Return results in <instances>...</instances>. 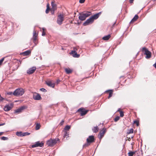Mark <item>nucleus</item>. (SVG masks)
Listing matches in <instances>:
<instances>
[{
  "label": "nucleus",
  "mask_w": 156,
  "mask_h": 156,
  "mask_svg": "<svg viewBox=\"0 0 156 156\" xmlns=\"http://www.w3.org/2000/svg\"><path fill=\"white\" fill-rule=\"evenodd\" d=\"M91 14L90 12H84L80 13V15L79 16V19L81 21L85 20L87 17L89 16Z\"/></svg>",
  "instance_id": "1"
},
{
  "label": "nucleus",
  "mask_w": 156,
  "mask_h": 156,
  "mask_svg": "<svg viewBox=\"0 0 156 156\" xmlns=\"http://www.w3.org/2000/svg\"><path fill=\"white\" fill-rule=\"evenodd\" d=\"M24 93V90L22 88L16 89L14 92L13 95L16 96H20L22 95Z\"/></svg>",
  "instance_id": "2"
},
{
  "label": "nucleus",
  "mask_w": 156,
  "mask_h": 156,
  "mask_svg": "<svg viewBox=\"0 0 156 156\" xmlns=\"http://www.w3.org/2000/svg\"><path fill=\"white\" fill-rule=\"evenodd\" d=\"M59 141V139L58 138H56L55 139H51L47 141V144L48 146H52Z\"/></svg>",
  "instance_id": "3"
},
{
  "label": "nucleus",
  "mask_w": 156,
  "mask_h": 156,
  "mask_svg": "<svg viewBox=\"0 0 156 156\" xmlns=\"http://www.w3.org/2000/svg\"><path fill=\"white\" fill-rule=\"evenodd\" d=\"M142 51L144 54L146 55V58H149L151 57V53L145 47H144L142 49Z\"/></svg>",
  "instance_id": "4"
},
{
  "label": "nucleus",
  "mask_w": 156,
  "mask_h": 156,
  "mask_svg": "<svg viewBox=\"0 0 156 156\" xmlns=\"http://www.w3.org/2000/svg\"><path fill=\"white\" fill-rule=\"evenodd\" d=\"M64 17V16L62 14H60L58 15L57 22L58 24L61 25L63 21Z\"/></svg>",
  "instance_id": "5"
},
{
  "label": "nucleus",
  "mask_w": 156,
  "mask_h": 156,
  "mask_svg": "<svg viewBox=\"0 0 156 156\" xmlns=\"http://www.w3.org/2000/svg\"><path fill=\"white\" fill-rule=\"evenodd\" d=\"M94 21V20L91 17L89 19H87L86 21L83 23V25L84 26H85L87 25L91 24Z\"/></svg>",
  "instance_id": "6"
},
{
  "label": "nucleus",
  "mask_w": 156,
  "mask_h": 156,
  "mask_svg": "<svg viewBox=\"0 0 156 156\" xmlns=\"http://www.w3.org/2000/svg\"><path fill=\"white\" fill-rule=\"evenodd\" d=\"M106 132V129L103 128L101 131L98 135V138L101 139L104 136V135Z\"/></svg>",
  "instance_id": "7"
},
{
  "label": "nucleus",
  "mask_w": 156,
  "mask_h": 156,
  "mask_svg": "<svg viewBox=\"0 0 156 156\" xmlns=\"http://www.w3.org/2000/svg\"><path fill=\"white\" fill-rule=\"evenodd\" d=\"M33 98L35 100H39L41 99L40 95L36 92H34L33 95Z\"/></svg>",
  "instance_id": "8"
},
{
  "label": "nucleus",
  "mask_w": 156,
  "mask_h": 156,
  "mask_svg": "<svg viewBox=\"0 0 156 156\" xmlns=\"http://www.w3.org/2000/svg\"><path fill=\"white\" fill-rule=\"evenodd\" d=\"M13 105L11 103L10 104L6 105L4 108V110L5 111H8L11 110L13 107Z\"/></svg>",
  "instance_id": "9"
},
{
  "label": "nucleus",
  "mask_w": 156,
  "mask_h": 156,
  "mask_svg": "<svg viewBox=\"0 0 156 156\" xmlns=\"http://www.w3.org/2000/svg\"><path fill=\"white\" fill-rule=\"evenodd\" d=\"M36 69V68L35 67H33L27 70V73L29 74H31L35 72Z\"/></svg>",
  "instance_id": "10"
},
{
  "label": "nucleus",
  "mask_w": 156,
  "mask_h": 156,
  "mask_svg": "<svg viewBox=\"0 0 156 156\" xmlns=\"http://www.w3.org/2000/svg\"><path fill=\"white\" fill-rule=\"evenodd\" d=\"M44 145V144L43 143L41 142L40 143L39 142H36V143L32 145V147L33 148L37 147H42Z\"/></svg>",
  "instance_id": "11"
},
{
  "label": "nucleus",
  "mask_w": 156,
  "mask_h": 156,
  "mask_svg": "<svg viewBox=\"0 0 156 156\" xmlns=\"http://www.w3.org/2000/svg\"><path fill=\"white\" fill-rule=\"evenodd\" d=\"M78 111L80 112V114L81 116H83L87 113L88 111L85 110L83 108H80L78 110Z\"/></svg>",
  "instance_id": "12"
},
{
  "label": "nucleus",
  "mask_w": 156,
  "mask_h": 156,
  "mask_svg": "<svg viewBox=\"0 0 156 156\" xmlns=\"http://www.w3.org/2000/svg\"><path fill=\"white\" fill-rule=\"evenodd\" d=\"M94 136H90L87 139V141L88 143H89L90 144L94 142Z\"/></svg>",
  "instance_id": "13"
},
{
  "label": "nucleus",
  "mask_w": 156,
  "mask_h": 156,
  "mask_svg": "<svg viewBox=\"0 0 156 156\" xmlns=\"http://www.w3.org/2000/svg\"><path fill=\"white\" fill-rule=\"evenodd\" d=\"M77 49L74 48V50L72 51L71 52V53L73 55V56L74 57L76 58H78L80 56V55L78 54L76 52L75 50H76Z\"/></svg>",
  "instance_id": "14"
},
{
  "label": "nucleus",
  "mask_w": 156,
  "mask_h": 156,
  "mask_svg": "<svg viewBox=\"0 0 156 156\" xmlns=\"http://www.w3.org/2000/svg\"><path fill=\"white\" fill-rule=\"evenodd\" d=\"M51 5L52 8L51 9V11H53V13L54 11L56 9V5L54 2H52L51 3Z\"/></svg>",
  "instance_id": "15"
},
{
  "label": "nucleus",
  "mask_w": 156,
  "mask_h": 156,
  "mask_svg": "<svg viewBox=\"0 0 156 156\" xmlns=\"http://www.w3.org/2000/svg\"><path fill=\"white\" fill-rule=\"evenodd\" d=\"M101 13V12H100L98 13L94 14L91 17L94 20L97 19L99 17Z\"/></svg>",
  "instance_id": "16"
},
{
  "label": "nucleus",
  "mask_w": 156,
  "mask_h": 156,
  "mask_svg": "<svg viewBox=\"0 0 156 156\" xmlns=\"http://www.w3.org/2000/svg\"><path fill=\"white\" fill-rule=\"evenodd\" d=\"M46 84L49 86L54 88L55 87V83L51 81H47L46 82Z\"/></svg>",
  "instance_id": "17"
},
{
  "label": "nucleus",
  "mask_w": 156,
  "mask_h": 156,
  "mask_svg": "<svg viewBox=\"0 0 156 156\" xmlns=\"http://www.w3.org/2000/svg\"><path fill=\"white\" fill-rule=\"evenodd\" d=\"M37 35V34L36 33V31L34 30L33 32V39L34 42L36 40Z\"/></svg>",
  "instance_id": "18"
},
{
  "label": "nucleus",
  "mask_w": 156,
  "mask_h": 156,
  "mask_svg": "<svg viewBox=\"0 0 156 156\" xmlns=\"http://www.w3.org/2000/svg\"><path fill=\"white\" fill-rule=\"evenodd\" d=\"M24 108L23 107H21L20 108L17 109L15 111V113H20L24 109Z\"/></svg>",
  "instance_id": "19"
},
{
  "label": "nucleus",
  "mask_w": 156,
  "mask_h": 156,
  "mask_svg": "<svg viewBox=\"0 0 156 156\" xmlns=\"http://www.w3.org/2000/svg\"><path fill=\"white\" fill-rule=\"evenodd\" d=\"M138 18V16L137 15H136L131 20V21H130V23H133L134 22V21H136Z\"/></svg>",
  "instance_id": "20"
},
{
  "label": "nucleus",
  "mask_w": 156,
  "mask_h": 156,
  "mask_svg": "<svg viewBox=\"0 0 156 156\" xmlns=\"http://www.w3.org/2000/svg\"><path fill=\"white\" fill-rule=\"evenodd\" d=\"M110 37V34H108L107 36L103 37L102 38V39L104 40H107L109 39Z\"/></svg>",
  "instance_id": "21"
},
{
  "label": "nucleus",
  "mask_w": 156,
  "mask_h": 156,
  "mask_svg": "<svg viewBox=\"0 0 156 156\" xmlns=\"http://www.w3.org/2000/svg\"><path fill=\"white\" fill-rule=\"evenodd\" d=\"M65 70L67 74H69L72 72V70L69 68H66Z\"/></svg>",
  "instance_id": "22"
},
{
  "label": "nucleus",
  "mask_w": 156,
  "mask_h": 156,
  "mask_svg": "<svg viewBox=\"0 0 156 156\" xmlns=\"http://www.w3.org/2000/svg\"><path fill=\"white\" fill-rule=\"evenodd\" d=\"M30 53V51L29 50L26 51L23 53V54L25 55H27Z\"/></svg>",
  "instance_id": "23"
},
{
  "label": "nucleus",
  "mask_w": 156,
  "mask_h": 156,
  "mask_svg": "<svg viewBox=\"0 0 156 156\" xmlns=\"http://www.w3.org/2000/svg\"><path fill=\"white\" fill-rule=\"evenodd\" d=\"M98 127L97 126H96V127H94L93 129L92 130L94 132V133H96L98 131Z\"/></svg>",
  "instance_id": "24"
},
{
  "label": "nucleus",
  "mask_w": 156,
  "mask_h": 156,
  "mask_svg": "<svg viewBox=\"0 0 156 156\" xmlns=\"http://www.w3.org/2000/svg\"><path fill=\"white\" fill-rule=\"evenodd\" d=\"M108 91L109 92V96H108V98H109L112 96V90H108Z\"/></svg>",
  "instance_id": "25"
},
{
  "label": "nucleus",
  "mask_w": 156,
  "mask_h": 156,
  "mask_svg": "<svg viewBox=\"0 0 156 156\" xmlns=\"http://www.w3.org/2000/svg\"><path fill=\"white\" fill-rule=\"evenodd\" d=\"M23 132H17L16 133V134L19 136H22Z\"/></svg>",
  "instance_id": "26"
},
{
  "label": "nucleus",
  "mask_w": 156,
  "mask_h": 156,
  "mask_svg": "<svg viewBox=\"0 0 156 156\" xmlns=\"http://www.w3.org/2000/svg\"><path fill=\"white\" fill-rule=\"evenodd\" d=\"M63 136L64 138L66 137V139H67V138L69 137V134L66 131L64 132V134Z\"/></svg>",
  "instance_id": "27"
},
{
  "label": "nucleus",
  "mask_w": 156,
  "mask_h": 156,
  "mask_svg": "<svg viewBox=\"0 0 156 156\" xmlns=\"http://www.w3.org/2000/svg\"><path fill=\"white\" fill-rule=\"evenodd\" d=\"M30 134V133L28 132L23 133L22 136L29 135Z\"/></svg>",
  "instance_id": "28"
},
{
  "label": "nucleus",
  "mask_w": 156,
  "mask_h": 156,
  "mask_svg": "<svg viewBox=\"0 0 156 156\" xmlns=\"http://www.w3.org/2000/svg\"><path fill=\"white\" fill-rule=\"evenodd\" d=\"M133 129L132 128L129 130L127 132V134H129L131 133H133Z\"/></svg>",
  "instance_id": "29"
},
{
  "label": "nucleus",
  "mask_w": 156,
  "mask_h": 156,
  "mask_svg": "<svg viewBox=\"0 0 156 156\" xmlns=\"http://www.w3.org/2000/svg\"><path fill=\"white\" fill-rule=\"evenodd\" d=\"M40 127V124L37 123L36 126V130H38Z\"/></svg>",
  "instance_id": "30"
},
{
  "label": "nucleus",
  "mask_w": 156,
  "mask_h": 156,
  "mask_svg": "<svg viewBox=\"0 0 156 156\" xmlns=\"http://www.w3.org/2000/svg\"><path fill=\"white\" fill-rule=\"evenodd\" d=\"M70 128V126L68 125L66 126L65 128H64V130L66 131V130H69Z\"/></svg>",
  "instance_id": "31"
},
{
  "label": "nucleus",
  "mask_w": 156,
  "mask_h": 156,
  "mask_svg": "<svg viewBox=\"0 0 156 156\" xmlns=\"http://www.w3.org/2000/svg\"><path fill=\"white\" fill-rule=\"evenodd\" d=\"M90 144L89 143H88L87 142V143L85 144L83 146V148L86 147H87L88 146L90 145Z\"/></svg>",
  "instance_id": "32"
},
{
  "label": "nucleus",
  "mask_w": 156,
  "mask_h": 156,
  "mask_svg": "<svg viewBox=\"0 0 156 156\" xmlns=\"http://www.w3.org/2000/svg\"><path fill=\"white\" fill-rule=\"evenodd\" d=\"M135 153V152H129L128 153V156H133Z\"/></svg>",
  "instance_id": "33"
},
{
  "label": "nucleus",
  "mask_w": 156,
  "mask_h": 156,
  "mask_svg": "<svg viewBox=\"0 0 156 156\" xmlns=\"http://www.w3.org/2000/svg\"><path fill=\"white\" fill-rule=\"evenodd\" d=\"M120 109H119L118 110V111H119L120 114V116L121 117H123L124 116V114L123 112L122 111H119Z\"/></svg>",
  "instance_id": "34"
},
{
  "label": "nucleus",
  "mask_w": 156,
  "mask_h": 156,
  "mask_svg": "<svg viewBox=\"0 0 156 156\" xmlns=\"http://www.w3.org/2000/svg\"><path fill=\"white\" fill-rule=\"evenodd\" d=\"M1 138V140H7V139H8V138L7 137H5V136L2 137Z\"/></svg>",
  "instance_id": "35"
},
{
  "label": "nucleus",
  "mask_w": 156,
  "mask_h": 156,
  "mask_svg": "<svg viewBox=\"0 0 156 156\" xmlns=\"http://www.w3.org/2000/svg\"><path fill=\"white\" fill-rule=\"evenodd\" d=\"M7 94L9 95H13V92H8L7 93Z\"/></svg>",
  "instance_id": "36"
},
{
  "label": "nucleus",
  "mask_w": 156,
  "mask_h": 156,
  "mask_svg": "<svg viewBox=\"0 0 156 156\" xmlns=\"http://www.w3.org/2000/svg\"><path fill=\"white\" fill-rule=\"evenodd\" d=\"M45 30V29L44 28H43V29H42L43 31L42 32V35L43 36L45 35V33L44 32Z\"/></svg>",
  "instance_id": "37"
},
{
  "label": "nucleus",
  "mask_w": 156,
  "mask_h": 156,
  "mask_svg": "<svg viewBox=\"0 0 156 156\" xmlns=\"http://www.w3.org/2000/svg\"><path fill=\"white\" fill-rule=\"evenodd\" d=\"M119 116L116 117L114 119V121L115 122H116L119 119Z\"/></svg>",
  "instance_id": "38"
},
{
  "label": "nucleus",
  "mask_w": 156,
  "mask_h": 156,
  "mask_svg": "<svg viewBox=\"0 0 156 156\" xmlns=\"http://www.w3.org/2000/svg\"><path fill=\"white\" fill-rule=\"evenodd\" d=\"M40 90L44 92H46L47 91V90L44 88H41L40 89Z\"/></svg>",
  "instance_id": "39"
},
{
  "label": "nucleus",
  "mask_w": 156,
  "mask_h": 156,
  "mask_svg": "<svg viewBox=\"0 0 156 156\" xmlns=\"http://www.w3.org/2000/svg\"><path fill=\"white\" fill-rule=\"evenodd\" d=\"M4 58H3L1 59L0 60V66L1 65V64H2V62L4 60Z\"/></svg>",
  "instance_id": "40"
},
{
  "label": "nucleus",
  "mask_w": 156,
  "mask_h": 156,
  "mask_svg": "<svg viewBox=\"0 0 156 156\" xmlns=\"http://www.w3.org/2000/svg\"><path fill=\"white\" fill-rule=\"evenodd\" d=\"M50 9V8H48V7L46 10V11H45V12L46 13H48V12H49V11Z\"/></svg>",
  "instance_id": "41"
},
{
  "label": "nucleus",
  "mask_w": 156,
  "mask_h": 156,
  "mask_svg": "<svg viewBox=\"0 0 156 156\" xmlns=\"http://www.w3.org/2000/svg\"><path fill=\"white\" fill-rule=\"evenodd\" d=\"M85 1V0H80L79 2L80 3H83Z\"/></svg>",
  "instance_id": "42"
},
{
  "label": "nucleus",
  "mask_w": 156,
  "mask_h": 156,
  "mask_svg": "<svg viewBox=\"0 0 156 156\" xmlns=\"http://www.w3.org/2000/svg\"><path fill=\"white\" fill-rule=\"evenodd\" d=\"M134 123H136L137 126H138L139 123H138V122L137 121H134Z\"/></svg>",
  "instance_id": "43"
},
{
  "label": "nucleus",
  "mask_w": 156,
  "mask_h": 156,
  "mask_svg": "<svg viewBox=\"0 0 156 156\" xmlns=\"http://www.w3.org/2000/svg\"><path fill=\"white\" fill-rule=\"evenodd\" d=\"M4 99V98L2 97H1L0 98V102L2 101Z\"/></svg>",
  "instance_id": "44"
},
{
  "label": "nucleus",
  "mask_w": 156,
  "mask_h": 156,
  "mask_svg": "<svg viewBox=\"0 0 156 156\" xmlns=\"http://www.w3.org/2000/svg\"><path fill=\"white\" fill-rule=\"evenodd\" d=\"M64 122V121H63V120H62V121L60 123V124L61 125H62L63 124V123Z\"/></svg>",
  "instance_id": "45"
},
{
  "label": "nucleus",
  "mask_w": 156,
  "mask_h": 156,
  "mask_svg": "<svg viewBox=\"0 0 156 156\" xmlns=\"http://www.w3.org/2000/svg\"><path fill=\"white\" fill-rule=\"evenodd\" d=\"M134 0H129V2L130 3H133Z\"/></svg>",
  "instance_id": "46"
},
{
  "label": "nucleus",
  "mask_w": 156,
  "mask_h": 156,
  "mask_svg": "<svg viewBox=\"0 0 156 156\" xmlns=\"http://www.w3.org/2000/svg\"><path fill=\"white\" fill-rule=\"evenodd\" d=\"M5 124V123H3L2 124H0V126L4 125Z\"/></svg>",
  "instance_id": "47"
},
{
  "label": "nucleus",
  "mask_w": 156,
  "mask_h": 156,
  "mask_svg": "<svg viewBox=\"0 0 156 156\" xmlns=\"http://www.w3.org/2000/svg\"><path fill=\"white\" fill-rule=\"evenodd\" d=\"M3 133V132H0V136L2 135Z\"/></svg>",
  "instance_id": "48"
},
{
  "label": "nucleus",
  "mask_w": 156,
  "mask_h": 156,
  "mask_svg": "<svg viewBox=\"0 0 156 156\" xmlns=\"http://www.w3.org/2000/svg\"><path fill=\"white\" fill-rule=\"evenodd\" d=\"M47 8L48 7V8H49V4H47Z\"/></svg>",
  "instance_id": "49"
},
{
  "label": "nucleus",
  "mask_w": 156,
  "mask_h": 156,
  "mask_svg": "<svg viewBox=\"0 0 156 156\" xmlns=\"http://www.w3.org/2000/svg\"><path fill=\"white\" fill-rule=\"evenodd\" d=\"M156 68V65H153Z\"/></svg>",
  "instance_id": "50"
},
{
  "label": "nucleus",
  "mask_w": 156,
  "mask_h": 156,
  "mask_svg": "<svg viewBox=\"0 0 156 156\" xmlns=\"http://www.w3.org/2000/svg\"><path fill=\"white\" fill-rule=\"evenodd\" d=\"M62 50H64V49H63V48H62Z\"/></svg>",
  "instance_id": "51"
},
{
  "label": "nucleus",
  "mask_w": 156,
  "mask_h": 156,
  "mask_svg": "<svg viewBox=\"0 0 156 156\" xmlns=\"http://www.w3.org/2000/svg\"><path fill=\"white\" fill-rule=\"evenodd\" d=\"M59 81H60V80H59L57 81L58 82H59Z\"/></svg>",
  "instance_id": "52"
}]
</instances>
